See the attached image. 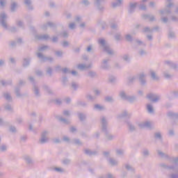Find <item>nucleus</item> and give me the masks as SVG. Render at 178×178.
<instances>
[{
    "instance_id": "nucleus-25",
    "label": "nucleus",
    "mask_w": 178,
    "mask_h": 178,
    "mask_svg": "<svg viewBox=\"0 0 178 178\" xmlns=\"http://www.w3.org/2000/svg\"><path fill=\"white\" fill-rule=\"evenodd\" d=\"M50 170H54L55 172H58V173H63L65 172V170L62 168L58 167H50Z\"/></svg>"
},
{
    "instance_id": "nucleus-58",
    "label": "nucleus",
    "mask_w": 178,
    "mask_h": 178,
    "mask_svg": "<svg viewBox=\"0 0 178 178\" xmlns=\"http://www.w3.org/2000/svg\"><path fill=\"white\" fill-rule=\"evenodd\" d=\"M104 99L106 102H113V97L111 96H106Z\"/></svg>"
},
{
    "instance_id": "nucleus-30",
    "label": "nucleus",
    "mask_w": 178,
    "mask_h": 178,
    "mask_svg": "<svg viewBox=\"0 0 178 178\" xmlns=\"http://www.w3.org/2000/svg\"><path fill=\"white\" fill-rule=\"evenodd\" d=\"M35 38L37 40H48V38H49V35H38L35 36Z\"/></svg>"
},
{
    "instance_id": "nucleus-12",
    "label": "nucleus",
    "mask_w": 178,
    "mask_h": 178,
    "mask_svg": "<svg viewBox=\"0 0 178 178\" xmlns=\"http://www.w3.org/2000/svg\"><path fill=\"white\" fill-rule=\"evenodd\" d=\"M137 5H138V3H130L129 7L128 10V13L129 15H131V13H134V11L136 10V8H137Z\"/></svg>"
},
{
    "instance_id": "nucleus-20",
    "label": "nucleus",
    "mask_w": 178,
    "mask_h": 178,
    "mask_svg": "<svg viewBox=\"0 0 178 178\" xmlns=\"http://www.w3.org/2000/svg\"><path fill=\"white\" fill-rule=\"evenodd\" d=\"M149 74L152 80H154L155 81H158V80H159V77L156 76L155 71L151 70L149 71Z\"/></svg>"
},
{
    "instance_id": "nucleus-40",
    "label": "nucleus",
    "mask_w": 178,
    "mask_h": 178,
    "mask_svg": "<svg viewBox=\"0 0 178 178\" xmlns=\"http://www.w3.org/2000/svg\"><path fill=\"white\" fill-rule=\"evenodd\" d=\"M4 108L8 112H13V107H12V106L9 104H6L4 106Z\"/></svg>"
},
{
    "instance_id": "nucleus-28",
    "label": "nucleus",
    "mask_w": 178,
    "mask_h": 178,
    "mask_svg": "<svg viewBox=\"0 0 178 178\" xmlns=\"http://www.w3.org/2000/svg\"><path fill=\"white\" fill-rule=\"evenodd\" d=\"M30 60H31V58H24L22 66L24 67H27V66H29L30 65Z\"/></svg>"
},
{
    "instance_id": "nucleus-10",
    "label": "nucleus",
    "mask_w": 178,
    "mask_h": 178,
    "mask_svg": "<svg viewBox=\"0 0 178 178\" xmlns=\"http://www.w3.org/2000/svg\"><path fill=\"white\" fill-rule=\"evenodd\" d=\"M91 67H92V63H89L88 65H86V64H79L77 65V68L79 70H86L87 69H91Z\"/></svg>"
},
{
    "instance_id": "nucleus-51",
    "label": "nucleus",
    "mask_w": 178,
    "mask_h": 178,
    "mask_svg": "<svg viewBox=\"0 0 178 178\" xmlns=\"http://www.w3.org/2000/svg\"><path fill=\"white\" fill-rule=\"evenodd\" d=\"M43 89L44 90V91H47V92H48V94H52V90H51V88H49V86H48L47 85H44Z\"/></svg>"
},
{
    "instance_id": "nucleus-9",
    "label": "nucleus",
    "mask_w": 178,
    "mask_h": 178,
    "mask_svg": "<svg viewBox=\"0 0 178 178\" xmlns=\"http://www.w3.org/2000/svg\"><path fill=\"white\" fill-rule=\"evenodd\" d=\"M132 114L129 113L127 111H123L120 115H118V119H122V118H127V119H130L131 118Z\"/></svg>"
},
{
    "instance_id": "nucleus-62",
    "label": "nucleus",
    "mask_w": 178,
    "mask_h": 178,
    "mask_svg": "<svg viewBox=\"0 0 178 178\" xmlns=\"http://www.w3.org/2000/svg\"><path fill=\"white\" fill-rule=\"evenodd\" d=\"M86 98H87V99H88V101H95V97H94L91 95H87Z\"/></svg>"
},
{
    "instance_id": "nucleus-11",
    "label": "nucleus",
    "mask_w": 178,
    "mask_h": 178,
    "mask_svg": "<svg viewBox=\"0 0 178 178\" xmlns=\"http://www.w3.org/2000/svg\"><path fill=\"white\" fill-rule=\"evenodd\" d=\"M157 154L158 155H159V156H161V158H163V159H165L166 161H168V162L170 161V156H169V154L164 153L163 152H161V150H158L157 151Z\"/></svg>"
},
{
    "instance_id": "nucleus-14",
    "label": "nucleus",
    "mask_w": 178,
    "mask_h": 178,
    "mask_svg": "<svg viewBox=\"0 0 178 178\" xmlns=\"http://www.w3.org/2000/svg\"><path fill=\"white\" fill-rule=\"evenodd\" d=\"M159 166H160V168H161V169H165V170H170V172L175 168V166H173V165H168V164H166L165 163H160Z\"/></svg>"
},
{
    "instance_id": "nucleus-36",
    "label": "nucleus",
    "mask_w": 178,
    "mask_h": 178,
    "mask_svg": "<svg viewBox=\"0 0 178 178\" xmlns=\"http://www.w3.org/2000/svg\"><path fill=\"white\" fill-rule=\"evenodd\" d=\"M94 109H96V111H105V106L99 104H95Z\"/></svg>"
},
{
    "instance_id": "nucleus-34",
    "label": "nucleus",
    "mask_w": 178,
    "mask_h": 178,
    "mask_svg": "<svg viewBox=\"0 0 178 178\" xmlns=\"http://www.w3.org/2000/svg\"><path fill=\"white\" fill-rule=\"evenodd\" d=\"M127 124L130 131H136V127L134 124H132L131 122H127Z\"/></svg>"
},
{
    "instance_id": "nucleus-52",
    "label": "nucleus",
    "mask_w": 178,
    "mask_h": 178,
    "mask_svg": "<svg viewBox=\"0 0 178 178\" xmlns=\"http://www.w3.org/2000/svg\"><path fill=\"white\" fill-rule=\"evenodd\" d=\"M76 105H78V106H86L87 105V102L79 100L76 102Z\"/></svg>"
},
{
    "instance_id": "nucleus-24",
    "label": "nucleus",
    "mask_w": 178,
    "mask_h": 178,
    "mask_svg": "<svg viewBox=\"0 0 178 178\" xmlns=\"http://www.w3.org/2000/svg\"><path fill=\"white\" fill-rule=\"evenodd\" d=\"M84 153L86 155H89L90 156H91V155H97V154H98V152H97V151H91L90 149H84Z\"/></svg>"
},
{
    "instance_id": "nucleus-29",
    "label": "nucleus",
    "mask_w": 178,
    "mask_h": 178,
    "mask_svg": "<svg viewBox=\"0 0 178 178\" xmlns=\"http://www.w3.org/2000/svg\"><path fill=\"white\" fill-rule=\"evenodd\" d=\"M124 168L127 170H128V172H134V170H135L134 167L132 166L129 163L124 164Z\"/></svg>"
},
{
    "instance_id": "nucleus-1",
    "label": "nucleus",
    "mask_w": 178,
    "mask_h": 178,
    "mask_svg": "<svg viewBox=\"0 0 178 178\" xmlns=\"http://www.w3.org/2000/svg\"><path fill=\"white\" fill-rule=\"evenodd\" d=\"M100 123L102 126V133H104L106 136V138H107V140H109L114 138L115 136H113V135H112L109 132V128L108 127V120L105 116H102L100 118Z\"/></svg>"
},
{
    "instance_id": "nucleus-32",
    "label": "nucleus",
    "mask_w": 178,
    "mask_h": 178,
    "mask_svg": "<svg viewBox=\"0 0 178 178\" xmlns=\"http://www.w3.org/2000/svg\"><path fill=\"white\" fill-rule=\"evenodd\" d=\"M15 95L18 97L20 98L21 97H23V95H22V93H20V87L17 86L15 89Z\"/></svg>"
},
{
    "instance_id": "nucleus-17",
    "label": "nucleus",
    "mask_w": 178,
    "mask_h": 178,
    "mask_svg": "<svg viewBox=\"0 0 178 178\" xmlns=\"http://www.w3.org/2000/svg\"><path fill=\"white\" fill-rule=\"evenodd\" d=\"M109 60H111V59L109 58L103 60L101 65L102 69H104V70L109 69V64H108V62H109Z\"/></svg>"
},
{
    "instance_id": "nucleus-38",
    "label": "nucleus",
    "mask_w": 178,
    "mask_h": 178,
    "mask_svg": "<svg viewBox=\"0 0 178 178\" xmlns=\"http://www.w3.org/2000/svg\"><path fill=\"white\" fill-rule=\"evenodd\" d=\"M168 115L173 119H178V113L168 112Z\"/></svg>"
},
{
    "instance_id": "nucleus-31",
    "label": "nucleus",
    "mask_w": 178,
    "mask_h": 178,
    "mask_svg": "<svg viewBox=\"0 0 178 178\" xmlns=\"http://www.w3.org/2000/svg\"><path fill=\"white\" fill-rule=\"evenodd\" d=\"M78 118L81 122H84L87 119V115L83 113H78Z\"/></svg>"
},
{
    "instance_id": "nucleus-46",
    "label": "nucleus",
    "mask_w": 178,
    "mask_h": 178,
    "mask_svg": "<svg viewBox=\"0 0 178 178\" xmlns=\"http://www.w3.org/2000/svg\"><path fill=\"white\" fill-rule=\"evenodd\" d=\"M138 54L140 56H145L147 55V50L145 49L139 50Z\"/></svg>"
},
{
    "instance_id": "nucleus-8",
    "label": "nucleus",
    "mask_w": 178,
    "mask_h": 178,
    "mask_svg": "<svg viewBox=\"0 0 178 178\" xmlns=\"http://www.w3.org/2000/svg\"><path fill=\"white\" fill-rule=\"evenodd\" d=\"M168 178H178V165H175V168H172Z\"/></svg>"
},
{
    "instance_id": "nucleus-43",
    "label": "nucleus",
    "mask_w": 178,
    "mask_h": 178,
    "mask_svg": "<svg viewBox=\"0 0 178 178\" xmlns=\"http://www.w3.org/2000/svg\"><path fill=\"white\" fill-rule=\"evenodd\" d=\"M3 97L4 98H6V101H12V96H10V93H8V92H6V93H3Z\"/></svg>"
},
{
    "instance_id": "nucleus-53",
    "label": "nucleus",
    "mask_w": 178,
    "mask_h": 178,
    "mask_svg": "<svg viewBox=\"0 0 178 178\" xmlns=\"http://www.w3.org/2000/svg\"><path fill=\"white\" fill-rule=\"evenodd\" d=\"M122 58L125 62H130V56L129 54H124Z\"/></svg>"
},
{
    "instance_id": "nucleus-15",
    "label": "nucleus",
    "mask_w": 178,
    "mask_h": 178,
    "mask_svg": "<svg viewBox=\"0 0 178 178\" xmlns=\"http://www.w3.org/2000/svg\"><path fill=\"white\" fill-rule=\"evenodd\" d=\"M138 76V79H139V81H140V83L142 86H145V73H140L139 74H136Z\"/></svg>"
},
{
    "instance_id": "nucleus-50",
    "label": "nucleus",
    "mask_w": 178,
    "mask_h": 178,
    "mask_svg": "<svg viewBox=\"0 0 178 178\" xmlns=\"http://www.w3.org/2000/svg\"><path fill=\"white\" fill-rule=\"evenodd\" d=\"M88 77H91L92 79H94V77H97V73L93 71H89L88 73Z\"/></svg>"
},
{
    "instance_id": "nucleus-39",
    "label": "nucleus",
    "mask_w": 178,
    "mask_h": 178,
    "mask_svg": "<svg viewBox=\"0 0 178 178\" xmlns=\"http://www.w3.org/2000/svg\"><path fill=\"white\" fill-rule=\"evenodd\" d=\"M137 98L136 97V96H129L128 95V97L127 99V101H128V102H135V101H136Z\"/></svg>"
},
{
    "instance_id": "nucleus-59",
    "label": "nucleus",
    "mask_w": 178,
    "mask_h": 178,
    "mask_svg": "<svg viewBox=\"0 0 178 178\" xmlns=\"http://www.w3.org/2000/svg\"><path fill=\"white\" fill-rule=\"evenodd\" d=\"M108 81L109 83H115L116 81V77L114 76H110L108 77Z\"/></svg>"
},
{
    "instance_id": "nucleus-6",
    "label": "nucleus",
    "mask_w": 178,
    "mask_h": 178,
    "mask_svg": "<svg viewBox=\"0 0 178 178\" xmlns=\"http://www.w3.org/2000/svg\"><path fill=\"white\" fill-rule=\"evenodd\" d=\"M147 98L152 102H158L161 99V97L158 95L149 93L147 95Z\"/></svg>"
},
{
    "instance_id": "nucleus-35",
    "label": "nucleus",
    "mask_w": 178,
    "mask_h": 178,
    "mask_svg": "<svg viewBox=\"0 0 178 178\" xmlns=\"http://www.w3.org/2000/svg\"><path fill=\"white\" fill-rule=\"evenodd\" d=\"M1 83L3 87H6L8 86H12V80L8 81H1Z\"/></svg>"
},
{
    "instance_id": "nucleus-49",
    "label": "nucleus",
    "mask_w": 178,
    "mask_h": 178,
    "mask_svg": "<svg viewBox=\"0 0 178 178\" xmlns=\"http://www.w3.org/2000/svg\"><path fill=\"white\" fill-rule=\"evenodd\" d=\"M147 109L149 113H154V107L152 106V105L147 104Z\"/></svg>"
},
{
    "instance_id": "nucleus-47",
    "label": "nucleus",
    "mask_w": 178,
    "mask_h": 178,
    "mask_svg": "<svg viewBox=\"0 0 178 178\" xmlns=\"http://www.w3.org/2000/svg\"><path fill=\"white\" fill-rule=\"evenodd\" d=\"M28 79L29 80V81L31 83V84L33 85V87L34 86H37V83L35 82V79H34V77L30 76L28 77Z\"/></svg>"
},
{
    "instance_id": "nucleus-64",
    "label": "nucleus",
    "mask_w": 178,
    "mask_h": 178,
    "mask_svg": "<svg viewBox=\"0 0 178 178\" xmlns=\"http://www.w3.org/2000/svg\"><path fill=\"white\" fill-rule=\"evenodd\" d=\"M170 95H174L175 98H178V90H174L170 92Z\"/></svg>"
},
{
    "instance_id": "nucleus-13",
    "label": "nucleus",
    "mask_w": 178,
    "mask_h": 178,
    "mask_svg": "<svg viewBox=\"0 0 178 178\" xmlns=\"http://www.w3.org/2000/svg\"><path fill=\"white\" fill-rule=\"evenodd\" d=\"M23 158H24V161H25L27 165H34V161L33 160V158H31V156L26 155V156H24Z\"/></svg>"
},
{
    "instance_id": "nucleus-5",
    "label": "nucleus",
    "mask_w": 178,
    "mask_h": 178,
    "mask_svg": "<svg viewBox=\"0 0 178 178\" xmlns=\"http://www.w3.org/2000/svg\"><path fill=\"white\" fill-rule=\"evenodd\" d=\"M48 134H49L48 131H44L42 132L40 139L39 140V143L40 144H45V143H48L49 140V138H48Z\"/></svg>"
},
{
    "instance_id": "nucleus-22",
    "label": "nucleus",
    "mask_w": 178,
    "mask_h": 178,
    "mask_svg": "<svg viewBox=\"0 0 178 178\" xmlns=\"http://www.w3.org/2000/svg\"><path fill=\"white\" fill-rule=\"evenodd\" d=\"M165 64L170 67L172 69H177V65L170 60L165 61Z\"/></svg>"
},
{
    "instance_id": "nucleus-63",
    "label": "nucleus",
    "mask_w": 178,
    "mask_h": 178,
    "mask_svg": "<svg viewBox=\"0 0 178 178\" xmlns=\"http://www.w3.org/2000/svg\"><path fill=\"white\" fill-rule=\"evenodd\" d=\"M169 162H174V163H178V157H170Z\"/></svg>"
},
{
    "instance_id": "nucleus-3",
    "label": "nucleus",
    "mask_w": 178,
    "mask_h": 178,
    "mask_svg": "<svg viewBox=\"0 0 178 178\" xmlns=\"http://www.w3.org/2000/svg\"><path fill=\"white\" fill-rule=\"evenodd\" d=\"M97 42L100 47L103 49V51L108 54V55H114L115 51L111 48L108 42L104 38H99Z\"/></svg>"
},
{
    "instance_id": "nucleus-27",
    "label": "nucleus",
    "mask_w": 178,
    "mask_h": 178,
    "mask_svg": "<svg viewBox=\"0 0 178 178\" xmlns=\"http://www.w3.org/2000/svg\"><path fill=\"white\" fill-rule=\"evenodd\" d=\"M119 95L120 97V98H122L124 101H127V98L129 97V95H127V94H126V92L122 90L120 92Z\"/></svg>"
},
{
    "instance_id": "nucleus-44",
    "label": "nucleus",
    "mask_w": 178,
    "mask_h": 178,
    "mask_svg": "<svg viewBox=\"0 0 178 178\" xmlns=\"http://www.w3.org/2000/svg\"><path fill=\"white\" fill-rule=\"evenodd\" d=\"M154 32V29L148 27V26H146L145 28H143V33H153Z\"/></svg>"
},
{
    "instance_id": "nucleus-54",
    "label": "nucleus",
    "mask_w": 178,
    "mask_h": 178,
    "mask_svg": "<svg viewBox=\"0 0 178 178\" xmlns=\"http://www.w3.org/2000/svg\"><path fill=\"white\" fill-rule=\"evenodd\" d=\"M115 152H116L117 155L122 156L124 154V150L121 149H118L115 150Z\"/></svg>"
},
{
    "instance_id": "nucleus-60",
    "label": "nucleus",
    "mask_w": 178,
    "mask_h": 178,
    "mask_svg": "<svg viewBox=\"0 0 178 178\" xmlns=\"http://www.w3.org/2000/svg\"><path fill=\"white\" fill-rule=\"evenodd\" d=\"M168 37L169 38H175V34L172 30H170L168 32Z\"/></svg>"
},
{
    "instance_id": "nucleus-7",
    "label": "nucleus",
    "mask_w": 178,
    "mask_h": 178,
    "mask_svg": "<svg viewBox=\"0 0 178 178\" xmlns=\"http://www.w3.org/2000/svg\"><path fill=\"white\" fill-rule=\"evenodd\" d=\"M105 0H95L94 3L95 6H96L97 9L99 10V12H104L105 8H104V6L102 5V2H104Z\"/></svg>"
},
{
    "instance_id": "nucleus-19",
    "label": "nucleus",
    "mask_w": 178,
    "mask_h": 178,
    "mask_svg": "<svg viewBox=\"0 0 178 178\" xmlns=\"http://www.w3.org/2000/svg\"><path fill=\"white\" fill-rule=\"evenodd\" d=\"M122 5H123V0H115L111 3V6L113 8L122 6Z\"/></svg>"
},
{
    "instance_id": "nucleus-37",
    "label": "nucleus",
    "mask_w": 178,
    "mask_h": 178,
    "mask_svg": "<svg viewBox=\"0 0 178 178\" xmlns=\"http://www.w3.org/2000/svg\"><path fill=\"white\" fill-rule=\"evenodd\" d=\"M136 33L131 34H127L125 35V40H127L129 42H131L133 41V35H134Z\"/></svg>"
},
{
    "instance_id": "nucleus-57",
    "label": "nucleus",
    "mask_w": 178,
    "mask_h": 178,
    "mask_svg": "<svg viewBox=\"0 0 178 178\" xmlns=\"http://www.w3.org/2000/svg\"><path fill=\"white\" fill-rule=\"evenodd\" d=\"M154 138L161 140L162 139V135L161 134V132H156L154 134Z\"/></svg>"
},
{
    "instance_id": "nucleus-2",
    "label": "nucleus",
    "mask_w": 178,
    "mask_h": 178,
    "mask_svg": "<svg viewBox=\"0 0 178 178\" xmlns=\"http://www.w3.org/2000/svg\"><path fill=\"white\" fill-rule=\"evenodd\" d=\"M48 48V46H41L38 47L36 56L40 59V62H47V60L52 62V60H54L52 57H47L42 54V52H44V51H47Z\"/></svg>"
},
{
    "instance_id": "nucleus-33",
    "label": "nucleus",
    "mask_w": 178,
    "mask_h": 178,
    "mask_svg": "<svg viewBox=\"0 0 178 178\" xmlns=\"http://www.w3.org/2000/svg\"><path fill=\"white\" fill-rule=\"evenodd\" d=\"M170 8V7H168L167 6L165 10H161L160 11L161 15H165V14L169 15L171 13Z\"/></svg>"
},
{
    "instance_id": "nucleus-16",
    "label": "nucleus",
    "mask_w": 178,
    "mask_h": 178,
    "mask_svg": "<svg viewBox=\"0 0 178 178\" xmlns=\"http://www.w3.org/2000/svg\"><path fill=\"white\" fill-rule=\"evenodd\" d=\"M33 91L34 95L37 97V98H39V97H41L40 88L38 87V85H34V86H33Z\"/></svg>"
},
{
    "instance_id": "nucleus-48",
    "label": "nucleus",
    "mask_w": 178,
    "mask_h": 178,
    "mask_svg": "<svg viewBox=\"0 0 178 178\" xmlns=\"http://www.w3.org/2000/svg\"><path fill=\"white\" fill-rule=\"evenodd\" d=\"M59 120L60 122H63V123H64V124H70V121L66 118H63L60 117L59 118Z\"/></svg>"
},
{
    "instance_id": "nucleus-4",
    "label": "nucleus",
    "mask_w": 178,
    "mask_h": 178,
    "mask_svg": "<svg viewBox=\"0 0 178 178\" xmlns=\"http://www.w3.org/2000/svg\"><path fill=\"white\" fill-rule=\"evenodd\" d=\"M6 19H8V15L5 13H1L0 14V23L3 29L8 30V24L6 22Z\"/></svg>"
},
{
    "instance_id": "nucleus-55",
    "label": "nucleus",
    "mask_w": 178,
    "mask_h": 178,
    "mask_svg": "<svg viewBox=\"0 0 178 178\" xmlns=\"http://www.w3.org/2000/svg\"><path fill=\"white\" fill-rule=\"evenodd\" d=\"M73 143L76 145H83V143L81 142L80 139H73Z\"/></svg>"
},
{
    "instance_id": "nucleus-21",
    "label": "nucleus",
    "mask_w": 178,
    "mask_h": 178,
    "mask_svg": "<svg viewBox=\"0 0 178 178\" xmlns=\"http://www.w3.org/2000/svg\"><path fill=\"white\" fill-rule=\"evenodd\" d=\"M108 162L110 163L111 166H118L119 163V162L113 158L108 159Z\"/></svg>"
},
{
    "instance_id": "nucleus-41",
    "label": "nucleus",
    "mask_w": 178,
    "mask_h": 178,
    "mask_svg": "<svg viewBox=\"0 0 178 178\" xmlns=\"http://www.w3.org/2000/svg\"><path fill=\"white\" fill-rule=\"evenodd\" d=\"M142 154L145 158H148V156H149V150H148V149H144Z\"/></svg>"
},
{
    "instance_id": "nucleus-18",
    "label": "nucleus",
    "mask_w": 178,
    "mask_h": 178,
    "mask_svg": "<svg viewBox=\"0 0 178 178\" xmlns=\"http://www.w3.org/2000/svg\"><path fill=\"white\" fill-rule=\"evenodd\" d=\"M48 26L51 29H55L56 27V24L54 22H49L47 24H44L42 26V30H47L48 29Z\"/></svg>"
},
{
    "instance_id": "nucleus-42",
    "label": "nucleus",
    "mask_w": 178,
    "mask_h": 178,
    "mask_svg": "<svg viewBox=\"0 0 178 178\" xmlns=\"http://www.w3.org/2000/svg\"><path fill=\"white\" fill-rule=\"evenodd\" d=\"M24 3L28 6L29 9L33 10V6H31V0H24Z\"/></svg>"
},
{
    "instance_id": "nucleus-45",
    "label": "nucleus",
    "mask_w": 178,
    "mask_h": 178,
    "mask_svg": "<svg viewBox=\"0 0 178 178\" xmlns=\"http://www.w3.org/2000/svg\"><path fill=\"white\" fill-rule=\"evenodd\" d=\"M16 8H17V3L13 1L11 3V7H10L11 12H15V10H16Z\"/></svg>"
},
{
    "instance_id": "nucleus-26",
    "label": "nucleus",
    "mask_w": 178,
    "mask_h": 178,
    "mask_svg": "<svg viewBox=\"0 0 178 178\" xmlns=\"http://www.w3.org/2000/svg\"><path fill=\"white\" fill-rule=\"evenodd\" d=\"M138 79V75H134V76H129L128 78L129 84H131V83H134V81H136Z\"/></svg>"
},
{
    "instance_id": "nucleus-23",
    "label": "nucleus",
    "mask_w": 178,
    "mask_h": 178,
    "mask_svg": "<svg viewBox=\"0 0 178 178\" xmlns=\"http://www.w3.org/2000/svg\"><path fill=\"white\" fill-rule=\"evenodd\" d=\"M139 127L141 129H144V127H151V122H144L138 124Z\"/></svg>"
},
{
    "instance_id": "nucleus-56",
    "label": "nucleus",
    "mask_w": 178,
    "mask_h": 178,
    "mask_svg": "<svg viewBox=\"0 0 178 178\" xmlns=\"http://www.w3.org/2000/svg\"><path fill=\"white\" fill-rule=\"evenodd\" d=\"M71 87L72 88H73V90H77L79 87V83H77L76 82L72 81L71 83Z\"/></svg>"
},
{
    "instance_id": "nucleus-61",
    "label": "nucleus",
    "mask_w": 178,
    "mask_h": 178,
    "mask_svg": "<svg viewBox=\"0 0 178 178\" xmlns=\"http://www.w3.org/2000/svg\"><path fill=\"white\" fill-rule=\"evenodd\" d=\"M115 40H116V41H120V40H122V35L120 33H116L115 35Z\"/></svg>"
}]
</instances>
